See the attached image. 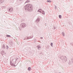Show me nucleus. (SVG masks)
Masks as SVG:
<instances>
[{"label":"nucleus","mask_w":73,"mask_h":73,"mask_svg":"<svg viewBox=\"0 0 73 73\" xmlns=\"http://www.w3.org/2000/svg\"><path fill=\"white\" fill-rule=\"evenodd\" d=\"M26 7V9L28 10L29 8H31L32 7V5L31 4H27L25 6Z\"/></svg>","instance_id":"nucleus-1"},{"label":"nucleus","mask_w":73,"mask_h":73,"mask_svg":"<svg viewBox=\"0 0 73 73\" xmlns=\"http://www.w3.org/2000/svg\"><path fill=\"white\" fill-rule=\"evenodd\" d=\"M38 12H40V13H42V14H43V15H44L45 14V12L44 11H43L42 10H41V9H39Z\"/></svg>","instance_id":"nucleus-2"},{"label":"nucleus","mask_w":73,"mask_h":73,"mask_svg":"<svg viewBox=\"0 0 73 73\" xmlns=\"http://www.w3.org/2000/svg\"><path fill=\"white\" fill-rule=\"evenodd\" d=\"M9 10L10 12H12V11H13V8H11L9 9Z\"/></svg>","instance_id":"nucleus-3"},{"label":"nucleus","mask_w":73,"mask_h":73,"mask_svg":"<svg viewBox=\"0 0 73 73\" xmlns=\"http://www.w3.org/2000/svg\"><path fill=\"white\" fill-rule=\"evenodd\" d=\"M31 70V68L30 67H29V68H28V70L29 71H30V70Z\"/></svg>","instance_id":"nucleus-4"},{"label":"nucleus","mask_w":73,"mask_h":73,"mask_svg":"<svg viewBox=\"0 0 73 73\" xmlns=\"http://www.w3.org/2000/svg\"><path fill=\"white\" fill-rule=\"evenodd\" d=\"M59 18H60V19H61V18L62 17L61 15H59Z\"/></svg>","instance_id":"nucleus-5"},{"label":"nucleus","mask_w":73,"mask_h":73,"mask_svg":"<svg viewBox=\"0 0 73 73\" xmlns=\"http://www.w3.org/2000/svg\"><path fill=\"white\" fill-rule=\"evenodd\" d=\"M47 2H49V3H50L51 1H48Z\"/></svg>","instance_id":"nucleus-6"},{"label":"nucleus","mask_w":73,"mask_h":73,"mask_svg":"<svg viewBox=\"0 0 73 73\" xmlns=\"http://www.w3.org/2000/svg\"><path fill=\"white\" fill-rule=\"evenodd\" d=\"M51 45L52 46H53V43H51Z\"/></svg>","instance_id":"nucleus-7"},{"label":"nucleus","mask_w":73,"mask_h":73,"mask_svg":"<svg viewBox=\"0 0 73 73\" xmlns=\"http://www.w3.org/2000/svg\"><path fill=\"white\" fill-rule=\"evenodd\" d=\"M10 36H9V35H7V37H9Z\"/></svg>","instance_id":"nucleus-8"},{"label":"nucleus","mask_w":73,"mask_h":73,"mask_svg":"<svg viewBox=\"0 0 73 73\" xmlns=\"http://www.w3.org/2000/svg\"><path fill=\"white\" fill-rule=\"evenodd\" d=\"M23 24H24V25H24V27H25V25H25V23H23Z\"/></svg>","instance_id":"nucleus-9"},{"label":"nucleus","mask_w":73,"mask_h":73,"mask_svg":"<svg viewBox=\"0 0 73 73\" xmlns=\"http://www.w3.org/2000/svg\"><path fill=\"white\" fill-rule=\"evenodd\" d=\"M38 47L39 48H40V46H38Z\"/></svg>","instance_id":"nucleus-10"},{"label":"nucleus","mask_w":73,"mask_h":73,"mask_svg":"<svg viewBox=\"0 0 73 73\" xmlns=\"http://www.w3.org/2000/svg\"><path fill=\"white\" fill-rule=\"evenodd\" d=\"M62 35H64V33H62Z\"/></svg>","instance_id":"nucleus-11"}]
</instances>
